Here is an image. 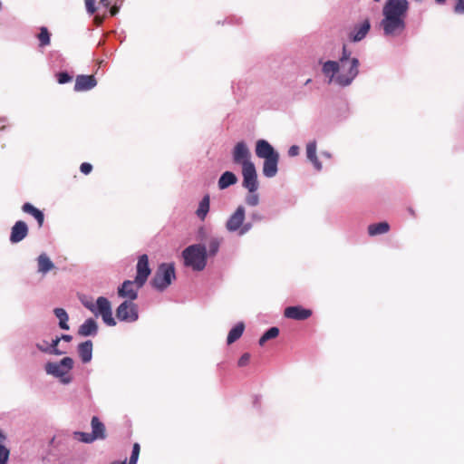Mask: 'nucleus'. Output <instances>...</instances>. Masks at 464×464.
Returning <instances> with one entry per match:
<instances>
[{"label":"nucleus","mask_w":464,"mask_h":464,"mask_svg":"<svg viewBox=\"0 0 464 464\" xmlns=\"http://www.w3.org/2000/svg\"><path fill=\"white\" fill-rule=\"evenodd\" d=\"M184 264L195 271H202L207 265V248L204 245L195 244L188 246L182 252Z\"/></svg>","instance_id":"obj_2"},{"label":"nucleus","mask_w":464,"mask_h":464,"mask_svg":"<svg viewBox=\"0 0 464 464\" xmlns=\"http://www.w3.org/2000/svg\"><path fill=\"white\" fill-rule=\"evenodd\" d=\"M85 2V5H86V9L88 11L89 14H93L96 11V7H95V0H84Z\"/></svg>","instance_id":"obj_41"},{"label":"nucleus","mask_w":464,"mask_h":464,"mask_svg":"<svg viewBox=\"0 0 464 464\" xmlns=\"http://www.w3.org/2000/svg\"><path fill=\"white\" fill-rule=\"evenodd\" d=\"M245 200L248 206L256 207L259 204V195L256 193V191L248 192Z\"/></svg>","instance_id":"obj_34"},{"label":"nucleus","mask_w":464,"mask_h":464,"mask_svg":"<svg viewBox=\"0 0 464 464\" xmlns=\"http://www.w3.org/2000/svg\"><path fill=\"white\" fill-rule=\"evenodd\" d=\"M98 331L96 322L92 318L87 319L78 330V334L81 336L95 335Z\"/></svg>","instance_id":"obj_22"},{"label":"nucleus","mask_w":464,"mask_h":464,"mask_svg":"<svg viewBox=\"0 0 464 464\" xmlns=\"http://www.w3.org/2000/svg\"><path fill=\"white\" fill-rule=\"evenodd\" d=\"M60 341H61L60 337H56L55 339L53 340L52 344H51L52 349H50V353H53V354H56V355H61V354L64 353V352H62V351L57 349V345H58Z\"/></svg>","instance_id":"obj_38"},{"label":"nucleus","mask_w":464,"mask_h":464,"mask_svg":"<svg viewBox=\"0 0 464 464\" xmlns=\"http://www.w3.org/2000/svg\"><path fill=\"white\" fill-rule=\"evenodd\" d=\"M100 4L105 7H108L110 5L109 0H100Z\"/></svg>","instance_id":"obj_50"},{"label":"nucleus","mask_w":464,"mask_h":464,"mask_svg":"<svg viewBox=\"0 0 464 464\" xmlns=\"http://www.w3.org/2000/svg\"><path fill=\"white\" fill-rule=\"evenodd\" d=\"M140 451V447L139 443H134L132 448V452L129 460V464H136L139 459ZM111 464H127L126 460L124 461H112Z\"/></svg>","instance_id":"obj_31"},{"label":"nucleus","mask_w":464,"mask_h":464,"mask_svg":"<svg viewBox=\"0 0 464 464\" xmlns=\"http://www.w3.org/2000/svg\"><path fill=\"white\" fill-rule=\"evenodd\" d=\"M83 305L89 309L91 312H92L95 315H97L96 313V304H94L92 301H83Z\"/></svg>","instance_id":"obj_43"},{"label":"nucleus","mask_w":464,"mask_h":464,"mask_svg":"<svg viewBox=\"0 0 464 464\" xmlns=\"http://www.w3.org/2000/svg\"><path fill=\"white\" fill-rule=\"evenodd\" d=\"M97 81L93 75H78L75 80L74 91H89L95 87Z\"/></svg>","instance_id":"obj_18"},{"label":"nucleus","mask_w":464,"mask_h":464,"mask_svg":"<svg viewBox=\"0 0 464 464\" xmlns=\"http://www.w3.org/2000/svg\"><path fill=\"white\" fill-rule=\"evenodd\" d=\"M176 278L175 267L172 263H162L159 266L152 280V286L159 290H165Z\"/></svg>","instance_id":"obj_3"},{"label":"nucleus","mask_w":464,"mask_h":464,"mask_svg":"<svg viewBox=\"0 0 464 464\" xmlns=\"http://www.w3.org/2000/svg\"><path fill=\"white\" fill-rule=\"evenodd\" d=\"M456 13H464V0H458L455 5Z\"/></svg>","instance_id":"obj_44"},{"label":"nucleus","mask_w":464,"mask_h":464,"mask_svg":"<svg viewBox=\"0 0 464 464\" xmlns=\"http://www.w3.org/2000/svg\"><path fill=\"white\" fill-rule=\"evenodd\" d=\"M232 157L234 163L240 164L242 168L246 167L248 164H254L251 161V152L244 141H239L235 145Z\"/></svg>","instance_id":"obj_9"},{"label":"nucleus","mask_w":464,"mask_h":464,"mask_svg":"<svg viewBox=\"0 0 464 464\" xmlns=\"http://www.w3.org/2000/svg\"><path fill=\"white\" fill-rule=\"evenodd\" d=\"M22 210L24 213L29 214L35 218L38 224V227H43L44 222V215L40 209L34 207L31 203L26 202L22 206Z\"/></svg>","instance_id":"obj_21"},{"label":"nucleus","mask_w":464,"mask_h":464,"mask_svg":"<svg viewBox=\"0 0 464 464\" xmlns=\"http://www.w3.org/2000/svg\"><path fill=\"white\" fill-rule=\"evenodd\" d=\"M136 269H137V275L135 277L136 285H137V288H141L145 285V283L151 272L150 266H149V257L147 255L144 254L139 257L138 263L136 266Z\"/></svg>","instance_id":"obj_12"},{"label":"nucleus","mask_w":464,"mask_h":464,"mask_svg":"<svg viewBox=\"0 0 464 464\" xmlns=\"http://www.w3.org/2000/svg\"><path fill=\"white\" fill-rule=\"evenodd\" d=\"M409 9L407 0H388L383 8L381 27L386 36L401 35L406 27L405 18Z\"/></svg>","instance_id":"obj_1"},{"label":"nucleus","mask_w":464,"mask_h":464,"mask_svg":"<svg viewBox=\"0 0 464 464\" xmlns=\"http://www.w3.org/2000/svg\"><path fill=\"white\" fill-rule=\"evenodd\" d=\"M9 450L0 444V464H6L9 458Z\"/></svg>","instance_id":"obj_36"},{"label":"nucleus","mask_w":464,"mask_h":464,"mask_svg":"<svg viewBox=\"0 0 464 464\" xmlns=\"http://www.w3.org/2000/svg\"><path fill=\"white\" fill-rule=\"evenodd\" d=\"M92 433L76 431L74 438L84 443H92L96 440H104L106 438V429L104 424L97 416H93L91 421Z\"/></svg>","instance_id":"obj_6"},{"label":"nucleus","mask_w":464,"mask_h":464,"mask_svg":"<svg viewBox=\"0 0 464 464\" xmlns=\"http://www.w3.org/2000/svg\"><path fill=\"white\" fill-rule=\"evenodd\" d=\"M307 159L313 163L316 170L322 169V163L316 156V141H311L306 145Z\"/></svg>","instance_id":"obj_23"},{"label":"nucleus","mask_w":464,"mask_h":464,"mask_svg":"<svg viewBox=\"0 0 464 464\" xmlns=\"http://www.w3.org/2000/svg\"><path fill=\"white\" fill-rule=\"evenodd\" d=\"M37 347L39 348V350H41L42 352H44V353H50V349L49 348H44V346H41L39 344H37Z\"/></svg>","instance_id":"obj_52"},{"label":"nucleus","mask_w":464,"mask_h":464,"mask_svg":"<svg viewBox=\"0 0 464 464\" xmlns=\"http://www.w3.org/2000/svg\"><path fill=\"white\" fill-rule=\"evenodd\" d=\"M220 241L218 238H212L208 243V252L210 255H216L218 251Z\"/></svg>","instance_id":"obj_35"},{"label":"nucleus","mask_w":464,"mask_h":464,"mask_svg":"<svg viewBox=\"0 0 464 464\" xmlns=\"http://www.w3.org/2000/svg\"><path fill=\"white\" fill-rule=\"evenodd\" d=\"M298 153H299V147L298 146L293 145V146L290 147V149L288 150L289 156L295 157V156H297Z\"/></svg>","instance_id":"obj_45"},{"label":"nucleus","mask_w":464,"mask_h":464,"mask_svg":"<svg viewBox=\"0 0 464 464\" xmlns=\"http://www.w3.org/2000/svg\"><path fill=\"white\" fill-rule=\"evenodd\" d=\"M251 218L253 221H261V220H263L264 217L259 212H254L251 215Z\"/></svg>","instance_id":"obj_46"},{"label":"nucleus","mask_w":464,"mask_h":464,"mask_svg":"<svg viewBox=\"0 0 464 464\" xmlns=\"http://www.w3.org/2000/svg\"><path fill=\"white\" fill-rule=\"evenodd\" d=\"M5 119H0V130H3L5 129Z\"/></svg>","instance_id":"obj_51"},{"label":"nucleus","mask_w":464,"mask_h":464,"mask_svg":"<svg viewBox=\"0 0 464 464\" xmlns=\"http://www.w3.org/2000/svg\"><path fill=\"white\" fill-rule=\"evenodd\" d=\"M437 3H443L445 0H436Z\"/></svg>","instance_id":"obj_54"},{"label":"nucleus","mask_w":464,"mask_h":464,"mask_svg":"<svg viewBox=\"0 0 464 464\" xmlns=\"http://www.w3.org/2000/svg\"><path fill=\"white\" fill-rule=\"evenodd\" d=\"M209 202L210 198L209 195L207 194L203 197L199 203L198 208L197 210V215L201 220L205 219L207 214L209 211Z\"/></svg>","instance_id":"obj_29"},{"label":"nucleus","mask_w":464,"mask_h":464,"mask_svg":"<svg viewBox=\"0 0 464 464\" xmlns=\"http://www.w3.org/2000/svg\"><path fill=\"white\" fill-rule=\"evenodd\" d=\"M55 316L59 319V326L63 330H68L69 325L67 324L69 316L66 311L63 308H55L53 311Z\"/></svg>","instance_id":"obj_30"},{"label":"nucleus","mask_w":464,"mask_h":464,"mask_svg":"<svg viewBox=\"0 0 464 464\" xmlns=\"http://www.w3.org/2000/svg\"><path fill=\"white\" fill-rule=\"evenodd\" d=\"M237 182V176L231 171H225L218 179V188L225 189Z\"/></svg>","instance_id":"obj_26"},{"label":"nucleus","mask_w":464,"mask_h":464,"mask_svg":"<svg viewBox=\"0 0 464 464\" xmlns=\"http://www.w3.org/2000/svg\"><path fill=\"white\" fill-rule=\"evenodd\" d=\"M278 334L279 329L277 327L269 328L259 339V344L264 345L266 341L276 338Z\"/></svg>","instance_id":"obj_32"},{"label":"nucleus","mask_w":464,"mask_h":464,"mask_svg":"<svg viewBox=\"0 0 464 464\" xmlns=\"http://www.w3.org/2000/svg\"><path fill=\"white\" fill-rule=\"evenodd\" d=\"M250 354L248 353H245L244 354H242V356L239 358L238 360V366L239 367H244L246 365L248 364L249 361H250Z\"/></svg>","instance_id":"obj_40"},{"label":"nucleus","mask_w":464,"mask_h":464,"mask_svg":"<svg viewBox=\"0 0 464 464\" xmlns=\"http://www.w3.org/2000/svg\"><path fill=\"white\" fill-rule=\"evenodd\" d=\"M72 76L66 72H62L57 74V81L60 84H64L72 81Z\"/></svg>","instance_id":"obj_37"},{"label":"nucleus","mask_w":464,"mask_h":464,"mask_svg":"<svg viewBox=\"0 0 464 464\" xmlns=\"http://www.w3.org/2000/svg\"><path fill=\"white\" fill-rule=\"evenodd\" d=\"M279 161V154L264 160L263 174L267 178H273L277 173V165Z\"/></svg>","instance_id":"obj_19"},{"label":"nucleus","mask_w":464,"mask_h":464,"mask_svg":"<svg viewBox=\"0 0 464 464\" xmlns=\"http://www.w3.org/2000/svg\"><path fill=\"white\" fill-rule=\"evenodd\" d=\"M60 338L66 342H71L72 339V335H69V334H63L62 337H60Z\"/></svg>","instance_id":"obj_48"},{"label":"nucleus","mask_w":464,"mask_h":464,"mask_svg":"<svg viewBox=\"0 0 464 464\" xmlns=\"http://www.w3.org/2000/svg\"><path fill=\"white\" fill-rule=\"evenodd\" d=\"M245 330V324L244 323L240 322L237 324L228 333L227 342L228 344H231L235 343L237 340H238Z\"/></svg>","instance_id":"obj_27"},{"label":"nucleus","mask_w":464,"mask_h":464,"mask_svg":"<svg viewBox=\"0 0 464 464\" xmlns=\"http://www.w3.org/2000/svg\"><path fill=\"white\" fill-rule=\"evenodd\" d=\"M351 56V52H349L346 48V45L344 44L343 46V53H342V56L340 57V62L339 63H346L348 61H351L352 58H350Z\"/></svg>","instance_id":"obj_39"},{"label":"nucleus","mask_w":464,"mask_h":464,"mask_svg":"<svg viewBox=\"0 0 464 464\" xmlns=\"http://www.w3.org/2000/svg\"><path fill=\"white\" fill-rule=\"evenodd\" d=\"M37 264L38 272L42 274H46L54 268L53 263L45 253H43L38 256Z\"/></svg>","instance_id":"obj_24"},{"label":"nucleus","mask_w":464,"mask_h":464,"mask_svg":"<svg viewBox=\"0 0 464 464\" xmlns=\"http://www.w3.org/2000/svg\"><path fill=\"white\" fill-rule=\"evenodd\" d=\"M78 353L83 363L91 362L92 358V342L88 340L81 343L78 345Z\"/></svg>","instance_id":"obj_20"},{"label":"nucleus","mask_w":464,"mask_h":464,"mask_svg":"<svg viewBox=\"0 0 464 464\" xmlns=\"http://www.w3.org/2000/svg\"><path fill=\"white\" fill-rule=\"evenodd\" d=\"M389 230H390V225L385 221L372 224L368 227V233L371 237L385 234Z\"/></svg>","instance_id":"obj_28"},{"label":"nucleus","mask_w":464,"mask_h":464,"mask_svg":"<svg viewBox=\"0 0 464 464\" xmlns=\"http://www.w3.org/2000/svg\"><path fill=\"white\" fill-rule=\"evenodd\" d=\"M102 21H103V19H102V18H101V17H99V16H95V17H94V22H95V24H96L97 25L102 24Z\"/></svg>","instance_id":"obj_49"},{"label":"nucleus","mask_w":464,"mask_h":464,"mask_svg":"<svg viewBox=\"0 0 464 464\" xmlns=\"http://www.w3.org/2000/svg\"><path fill=\"white\" fill-rule=\"evenodd\" d=\"M359 60L352 58L343 63H340V72L334 78L336 83L341 86H348L352 83L359 72Z\"/></svg>","instance_id":"obj_5"},{"label":"nucleus","mask_w":464,"mask_h":464,"mask_svg":"<svg viewBox=\"0 0 464 464\" xmlns=\"http://www.w3.org/2000/svg\"><path fill=\"white\" fill-rule=\"evenodd\" d=\"M120 7L117 5H112L110 9L111 15L114 16L119 13Z\"/></svg>","instance_id":"obj_47"},{"label":"nucleus","mask_w":464,"mask_h":464,"mask_svg":"<svg viewBox=\"0 0 464 464\" xmlns=\"http://www.w3.org/2000/svg\"><path fill=\"white\" fill-rule=\"evenodd\" d=\"M116 316L120 321L135 322L139 318L137 304L130 301H124L118 306Z\"/></svg>","instance_id":"obj_8"},{"label":"nucleus","mask_w":464,"mask_h":464,"mask_svg":"<svg viewBox=\"0 0 464 464\" xmlns=\"http://www.w3.org/2000/svg\"><path fill=\"white\" fill-rule=\"evenodd\" d=\"M246 218V210L243 206H238L237 209L230 215L226 228L229 232L238 231L239 236H243L252 228L251 223H244Z\"/></svg>","instance_id":"obj_4"},{"label":"nucleus","mask_w":464,"mask_h":464,"mask_svg":"<svg viewBox=\"0 0 464 464\" xmlns=\"http://www.w3.org/2000/svg\"><path fill=\"white\" fill-rule=\"evenodd\" d=\"M73 367V361L70 357H64L59 362H47L45 371L48 374L55 377H63Z\"/></svg>","instance_id":"obj_7"},{"label":"nucleus","mask_w":464,"mask_h":464,"mask_svg":"<svg viewBox=\"0 0 464 464\" xmlns=\"http://www.w3.org/2000/svg\"><path fill=\"white\" fill-rule=\"evenodd\" d=\"M310 82H311V79H308V80L306 81V82H305V83L307 84V83H309Z\"/></svg>","instance_id":"obj_55"},{"label":"nucleus","mask_w":464,"mask_h":464,"mask_svg":"<svg viewBox=\"0 0 464 464\" xmlns=\"http://www.w3.org/2000/svg\"><path fill=\"white\" fill-rule=\"evenodd\" d=\"M96 313L101 315L103 322L109 326H114L116 321L112 316L110 301L103 296L98 297L96 301Z\"/></svg>","instance_id":"obj_10"},{"label":"nucleus","mask_w":464,"mask_h":464,"mask_svg":"<svg viewBox=\"0 0 464 464\" xmlns=\"http://www.w3.org/2000/svg\"><path fill=\"white\" fill-rule=\"evenodd\" d=\"M40 46H46L50 44V34L46 27H42L38 34Z\"/></svg>","instance_id":"obj_33"},{"label":"nucleus","mask_w":464,"mask_h":464,"mask_svg":"<svg viewBox=\"0 0 464 464\" xmlns=\"http://www.w3.org/2000/svg\"><path fill=\"white\" fill-rule=\"evenodd\" d=\"M322 71L332 82L337 72H340V63L334 61H327L323 64Z\"/></svg>","instance_id":"obj_25"},{"label":"nucleus","mask_w":464,"mask_h":464,"mask_svg":"<svg viewBox=\"0 0 464 464\" xmlns=\"http://www.w3.org/2000/svg\"><path fill=\"white\" fill-rule=\"evenodd\" d=\"M255 151L258 158L264 160L278 154V152L275 150L272 145L265 140H258L256 141Z\"/></svg>","instance_id":"obj_16"},{"label":"nucleus","mask_w":464,"mask_h":464,"mask_svg":"<svg viewBox=\"0 0 464 464\" xmlns=\"http://www.w3.org/2000/svg\"><path fill=\"white\" fill-rule=\"evenodd\" d=\"M28 232V226L24 221H16L11 228L10 242L13 244L21 242L27 237Z\"/></svg>","instance_id":"obj_13"},{"label":"nucleus","mask_w":464,"mask_h":464,"mask_svg":"<svg viewBox=\"0 0 464 464\" xmlns=\"http://www.w3.org/2000/svg\"><path fill=\"white\" fill-rule=\"evenodd\" d=\"M139 289L136 285V280H126L118 288V295L122 298H128V301L133 302L138 297Z\"/></svg>","instance_id":"obj_14"},{"label":"nucleus","mask_w":464,"mask_h":464,"mask_svg":"<svg viewBox=\"0 0 464 464\" xmlns=\"http://www.w3.org/2000/svg\"><path fill=\"white\" fill-rule=\"evenodd\" d=\"M243 187L248 192H256L258 188L257 173L254 164H248L246 167L242 168Z\"/></svg>","instance_id":"obj_11"},{"label":"nucleus","mask_w":464,"mask_h":464,"mask_svg":"<svg viewBox=\"0 0 464 464\" xmlns=\"http://www.w3.org/2000/svg\"><path fill=\"white\" fill-rule=\"evenodd\" d=\"M63 382H69V380H63Z\"/></svg>","instance_id":"obj_56"},{"label":"nucleus","mask_w":464,"mask_h":464,"mask_svg":"<svg viewBox=\"0 0 464 464\" xmlns=\"http://www.w3.org/2000/svg\"><path fill=\"white\" fill-rule=\"evenodd\" d=\"M284 315L289 319L303 321L308 319L312 315V311L298 305L288 306L285 309Z\"/></svg>","instance_id":"obj_15"},{"label":"nucleus","mask_w":464,"mask_h":464,"mask_svg":"<svg viewBox=\"0 0 464 464\" xmlns=\"http://www.w3.org/2000/svg\"><path fill=\"white\" fill-rule=\"evenodd\" d=\"M80 169H81V172H82L85 175H88L92 170V164H90L88 162H83L81 164Z\"/></svg>","instance_id":"obj_42"},{"label":"nucleus","mask_w":464,"mask_h":464,"mask_svg":"<svg viewBox=\"0 0 464 464\" xmlns=\"http://www.w3.org/2000/svg\"><path fill=\"white\" fill-rule=\"evenodd\" d=\"M371 28L370 21L364 20L362 23L356 24L349 34V39L352 42H359L362 40L369 33Z\"/></svg>","instance_id":"obj_17"},{"label":"nucleus","mask_w":464,"mask_h":464,"mask_svg":"<svg viewBox=\"0 0 464 464\" xmlns=\"http://www.w3.org/2000/svg\"><path fill=\"white\" fill-rule=\"evenodd\" d=\"M5 439V435L2 433V431L0 430V442L4 441Z\"/></svg>","instance_id":"obj_53"}]
</instances>
